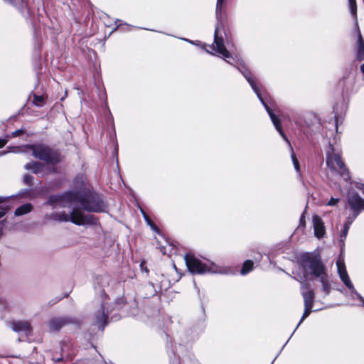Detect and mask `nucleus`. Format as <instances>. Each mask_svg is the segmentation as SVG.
Returning a JSON list of instances; mask_svg holds the SVG:
<instances>
[{"instance_id":"cd10ccee","label":"nucleus","mask_w":364,"mask_h":364,"mask_svg":"<svg viewBox=\"0 0 364 364\" xmlns=\"http://www.w3.org/2000/svg\"><path fill=\"white\" fill-rule=\"evenodd\" d=\"M225 0H217L216 11H221Z\"/></svg>"},{"instance_id":"20e7f679","label":"nucleus","mask_w":364,"mask_h":364,"mask_svg":"<svg viewBox=\"0 0 364 364\" xmlns=\"http://www.w3.org/2000/svg\"><path fill=\"white\" fill-rule=\"evenodd\" d=\"M185 262L189 272L192 274H200L206 272H218L216 266L213 263L204 264L192 255H186Z\"/></svg>"},{"instance_id":"6e6552de","label":"nucleus","mask_w":364,"mask_h":364,"mask_svg":"<svg viewBox=\"0 0 364 364\" xmlns=\"http://www.w3.org/2000/svg\"><path fill=\"white\" fill-rule=\"evenodd\" d=\"M306 284L305 283H301V294L304 298V306L305 310L303 314V316L301 318V321L299 323V325L306 318L309 316L310 313L311 312V309L313 307V303L314 299V292L312 290H306Z\"/></svg>"},{"instance_id":"aec40b11","label":"nucleus","mask_w":364,"mask_h":364,"mask_svg":"<svg viewBox=\"0 0 364 364\" xmlns=\"http://www.w3.org/2000/svg\"><path fill=\"white\" fill-rule=\"evenodd\" d=\"M45 99L43 95H33V104L36 107H42L44 105Z\"/></svg>"},{"instance_id":"bb28decb","label":"nucleus","mask_w":364,"mask_h":364,"mask_svg":"<svg viewBox=\"0 0 364 364\" xmlns=\"http://www.w3.org/2000/svg\"><path fill=\"white\" fill-rule=\"evenodd\" d=\"M9 208L6 206H0V218H1L7 213Z\"/></svg>"},{"instance_id":"473e14b6","label":"nucleus","mask_w":364,"mask_h":364,"mask_svg":"<svg viewBox=\"0 0 364 364\" xmlns=\"http://www.w3.org/2000/svg\"><path fill=\"white\" fill-rule=\"evenodd\" d=\"M349 229V225L346 223L345 224V226H344V230H346V231H348Z\"/></svg>"},{"instance_id":"a211bd4d","label":"nucleus","mask_w":364,"mask_h":364,"mask_svg":"<svg viewBox=\"0 0 364 364\" xmlns=\"http://www.w3.org/2000/svg\"><path fill=\"white\" fill-rule=\"evenodd\" d=\"M96 325L99 328H103L107 323V316L105 315L103 310H100L96 314Z\"/></svg>"},{"instance_id":"39448f33","label":"nucleus","mask_w":364,"mask_h":364,"mask_svg":"<svg viewBox=\"0 0 364 364\" xmlns=\"http://www.w3.org/2000/svg\"><path fill=\"white\" fill-rule=\"evenodd\" d=\"M244 76L245 77V78L247 79V80L249 82V83L250 84L251 87H252V89L254 90V91L255 92V93L257 94V97L259 98V100H261V102H262V104L264 105L266 110L267 111L275 128L277 129V130L279 132V133L282 135V136L284 139V140L289 144V141L288 140V139L287 138V136H285V134H284L282 129V127H281V125H280V120L272 112V111L269 109V107L264 102L263 100L262 99L261 96H260V94L259 92V90L258 88L257 87L254 80L251 78V77L248 75V74H245L244 73Z\"/></svg>"},{"instance_id":"1a4fd4ad","label":"nucleus","mask_w":364,"mask_h":364,"mask_svg":"<svg viewBox=\"0 0 364 364\" xmlns=\"http://www.w3.org/2000/svg\"><path fill=\"white\" fill-rule=\"evenodd\" d=\"M80 197L82 200V207L83 210L93 212H102L105 210V205L99 198L92 196L90 199H87L82 195H80Z\"/></svg>"},{"instance_id":"4be33fe9","label":"nucleus","mask_w":364,"mask_h":364,"mask_svg":"<svg viewBox=\"0 0 364 364\" xmlns=\"http://www.w3.org/2000/svg\"><path fill=\"white\" fill-rule=\"evenodd\" d=\"M33 177L29 174H25L23 178V183L28 186L29 187H32L33 186Z\"/></svg>"},{"instance_id":"72a5a7b5","label":"nucleus","mask_w":364,"mask_h":364,"mask_svg":"<svg viewBox=\"0 0 364 364\" xmlns=\"http://www.w3.org/2000/svg\"><path fill=\"white\" fill-rule=\"evenodd\" d=\"M6 154H7V151H0V156H4V155H5Z\"/></svg>"},{"instance_id":"5701e85b","label":"nucleus","mask_w":364,"mask_h":364,"mask_svg":"<svg viewBox=\"0 0 364 364\" xmlns=\"http://www.w3.org/2000/svg\"><path fill=\"white\" fill-rule=\"evenodd\" d=\"M359 49H358V58L361 59L364 57V47L361 40V36L359 34Z\"/></svg>"},{"instance_id":"0eeeda50","label":"nucleus","mask_w":364,"mask_h":364,"mask_svg":"<svg viewBox=\"0 0 364 364\" xmlns=\"http://www.w3.org/2000/svg\"><path fill=\"white\" fill-rule=\"evenodd\" d=\"M9 327L14 332L30 336L32 335L33 328L31 323L27 320H12L8 323Z\"/></svg>"},{"instance_id":"e433bc0d","label":"nucleus","mask_w":364,"mask_h":364,"mask_svg":"<svg viewBox=\"0 0 364 364\" xmlns=\"http://www.w3.org/2000/svg\"><path fill=\"white\" fill-rule=\"evenodd\" d=\"M347 232H348V231H346V230H344V231H343V235H341V237H346V235H347Z\"/></svg>"},{"instance_id":"4468645a","label":"nucleus","mask_w":364,"mask_h":364,"mask_svg":"<svg viewBox=\"0 0 364 364\" xmlns=\"http://www.w3.org/2000/svg\"><path fill=\"white\" fill-rule=\"evenodd\" d=\"M39 191L36 188L30 187L28 188L21 189L16 197L21 198L33 199L39 196Z\"/></svg>"},{"instance_id":"f8f14e48","label":"nucleus","mask_w":364,"mask_h":364,"mask_svg":"<svg viewBox=\"0 0 364 364\" xmlns=\"http://www.w3.org/2000/svg\"><path fill=\"white\" fill-rule=\"evenodd\" d=\"M313 224L315 236L318 238L322 237L325 233V228L323 221L318 215L313 217Z\"/></svg>"},{"instance_id":"ddd939ff","label":"nucleus","mask_w":364,"mask_h":364,"mask_svg":"<svg viewBox=\"0 0 364 364\" xmlns=\"http://www.w3.org/2000/svg\"><path fill=\"white\" fill-rule=\"evenodd\" d=\"M28 147L32 151L33 156L38 159L46 161V147L41 144H31Z\"/></svg>"},{"instance_id":"393cba45","label":"nucleus","mask_w":364,"mask_h":364,"mask_svg":"<svg viewBox=\"0 0 364 364\" xmlns=\"http://www.w3.org/2000/svg\"><path fill=\"white\" fill-rule=\"evenodd\" d=\"M291 159H292L295 169L297 171H299V169H300L299 163V161L297 160L294 152H292V154H291Z\"/></svg>"},{"instance_id":"423d86ee","label":"nucleus","mask_w":364,"mask_h":364,"mask_svg":"<svg viewBox=\"0 0 364 364\" xmlns=\"http://www.w3.org/2000/svg\"><path fill=\"white\" fill-rule=\"evenodd\" d=\"M336 266H337L338 272L339 274L341 279L346 284V286L351 291V292L354 293L357 296V297L359 298L363 301V304L364 306V299L355 290L353 285V284L348 277V274L346 270L344 258H343L342 253H341L339 257L338 258V260L336 262Z\"/></svg>"},{"instance_id":"7ed1b4c3","label":"nucleus","mask_w":364,"mask_h":364,"mask_svg":"<svg viewBox=\"0 0 364 364\" xmlns=\"http://www.w3.org/2000/svg\"><path fill=\"white\" fill-rule=\"evenodd\" d=\"M326 164L328 169L332 172L340 174L345 179L348 178V173L341 160L339 152L336 151L335 149L331 145L329 146L328 150L327 151Z\"/></svg>"},{"instance_id":"b1692460","label":"nucleus","mask_w":364,"mask_h":364,"mask_svg":"<svg viewBox=\"0 0 364 364\" xmlns=\"http://www.w3.org/2000/svg\"><path fill=\"white\" fill-rule=\"evenodd\" d=\"M351 14L354 16L356 14L355 0H348Z\"/></svg>"},{"instance_id":"6ab92c4d","label":"nucleus","mask_w":364,"mask_h":364,"mask_svg":"<svg viewBox=\"0 0 364 364\" xmlns=\"http://www.w3.org/2000/svg\"><path fill=\"white\" fill-rule=\"evenodd\" d=\"M253 262L250 260L245 261L241 269L242 274H246L252 269Z\"/></svg>"},{"instance_id":"f03ea898","label":"nucleus","mask_w":364,"mask_h":364,"mask_svg":"<svg viewBox=\"0 0 364 364\" xmlns=\"http://www.w3.org/2000/svg\"><path fill=\"white\" fill-rule=\"evenodd\" d=\"M303 267L306 276L312 274L319 278L322 284L323 291L325 294H328L331 287L328 282V275L321 260L317 257H309L304 262Z\"/></svg>"},{"instance_id":"412c9836","label":"nucleus","mask_w":364,"mask_h":364,"mask_svg":"<svg viewBox=\"0 0 364 364\" xmlns=\"http://www.w3.org/2000/svg\"><path fill=\"white\" fill-rule=\"evenodd\" d=\"M63 323L62 321L55 320V321H50V328L53 331H56V330L60 329L63 326Z\"/></svg>"},{"instance_id":"f3484780","label":"nucleus","mask_w":364,"mask_h":364,"mask_svg":"<svg viewBox=\"0 0 364 364\" xmlns=\"http://www.w3.org/2000/svg\"><path fill=\"white\" fill-rule=\"evenodd\" d=\"M33 210V205L31 203H25L18 207L14 211L15 216H21L29 213Z\"/></svg>"},{"instance_id":"c85d7f7f","label":"nucleus","mask_w":364,"mask_h":364,"mask_svg":"<svg viewBox=\"0 0 364 364\" xmlns=\"http://www.w3.org/2000/svg\"><path fill=\"white\" fill-rule=\"evenodd\" d=\"M4 227H5V220L0 221V238L2 236Z\"/></svg>"},{"instance_id":"c756f323","label":"nucleus","mask_w":364,"mask_h":364,"mask_svg":"<svg viewBox=\"0 0 364 364\" xmlns=\"http://www.w3.org/2000/svg\"><path fill=\"white\" fill-rule=\"evenodd\" d=\"M338 199H336V198H332L328 201V205H331H331H336V204L338 203Z\"/></svg>"},{"instance_id":"2f4dec72","label":"nucleus","mask_w":364,"mask_h":364,"mask_svg":"<svg viewBox=\"0 0 364 364\" xmlns=\"http://www.w3.org/2000/svg\"><path fill=\"white\" fill-rule=\"evenodd\" d=\"M34 58H36L37 60L40 59V54L39 52L37 50H35L34 52Z\"/></svg>"},{"instance_id":"4c0bfd02","label":"nucleus","mask_w":364,"mask_h":364,"mask_svg":"<svg viewBox=\"0 0 364 364\" xmlns=\"http://www.w3.org/2000/svg\"><path fill=\"white\" fill-rule=\"evenodd\" d=\"M144 218H145L146 220L150 224V221L148 219L147 216L144 215Z\"/></svg>"},{"instance_id":"c9c22d12","label":"nucleus","mask_w":364,"mask_h":364,"mask_svg":"<svg viewBox=\"0 0 364 364\" xmlns=\"http://www.w3.org/2000/svg\"><path fill=\"white\" fill-rule=\"evenodd\" d=\"M360 69H361L363 74L364 75V63L361 65Z\"/></svg>"},{"instance_id":"f704fd0d","label":"nucleus","mask_w":364,"mask_h":364,"mask_svg":"<svg viewBox=\"0 0 364 364\" xmlns=\"http://www.w3.org/2000/svg\"><path fill=\"white\" fill-rule=\"evenodd\" d=\"M5 200H6V198H4V197H0V203H3V202H4V201H5Z\"/></svg>"},{"instance_id":"9d476101","label":"nucleus","mask_w":364,"mask_h":364,"mask_svg":"<svg viewBox=\"0 0 364 364\" xmlns=\"http://www.w3.org/2000/svg\"><path fill=\"white\" fill-rule=\"evenodd\" d=\"M218 28H216L215 31V41L212 46L213 49L220 53L223 58H230V53L225 48L222 38L218 36Z\"/></svg>"},{"instance_id":"a878e982","label":"nucleus","mask_w":364,"mask_h":364,"mask_svg":"<svg viewBox=\"0 0 364 364\" xmlns=\"http://www.w3.org/2000/svg\"><path fill=\"white\" fill-rule=\"evenodd\" d=\"M24 133V130L22 129H17L11 133V137L18 136Z\"/></svg>"},{"instance_id":"f257e3e1","label":"nucleus","mask_w":364,"mask_h":364,"mask_svg":"<svg viewBox=\"0 0 364 364\" xmlns=\"http://www.w3.org/2000/svg\"><path fill=\"white\" fill-rule=\"evenodd\" d=\"M59 203L61 206L68 208V211H63L58 213V217L60 221L68 222L77 225H85L92 223V218L85 215L82 210V200L79 193H68L65 194L60 200Z\"/></svg>"},{"instance_id":"dca6fc26","label":"nucleus","mask_w":364,"mask_h":364,"mask_svg":"<svg viewBox=\"0 0 364 364\" xmlns=\"http://www.w3.org/2000/svg\"><path fill=\"white\" fill-rule=\"evenodd\" d=\"M60 154L55 151L47 150V171L49 169L50 164H55L60 161Z\"/></svg>"},{"instance_id":"7c9ffc66","label":"nucleus","mask_w":364,"mask_h":364,"mask_svg":"<svg viewBox=\"0 0 364 364\" xmlns=\"http://www.w3.org/2000/svg\"><path fill=\"white\" fill-rule=\"evenodd\" d=\"M7 143V140L5 139L0 138V149L4 147Z\"/></svg>"},{"instance_id":"2eb2a0df","label":"nucleus","mask_w":364,"mask_h":364,"mask_svg":"<svg viewBox=\"0 0 364 364\" xmlns=\"http://www.w3.org/2000/svg\"><path fill=\"white\" fill-rule=\"evenodd\" d=\"M24 168L28 171H31L33 173L38 174L43 171L44 166L40 162L32 161L25 164Z\"/></svg>"},{"instance_id":"9b49d317","label":"nucleus","mask_w":364,"mask_h":364,"mask_svg":"<svg viewBox=\"0 0 364 364\" xmlns=\"http://www.w3.org/2000/svg\"><path fill=\"white\" fill-rule=\"evenodd\" d=\"M348 203L353 210L364 209V200L356 193H351L348 198Z\"/></svg>"}]
</instances>
